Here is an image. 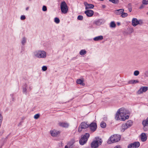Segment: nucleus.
<instances>
[{"instance_id":"4d7b16f0","label":"nucleus","mask_w":148,"mask_h":148,"mask_svg":"<svg viewBox=\"0 0 148 148\" xmlns=\"http://www.w3.org/2000/svg\"><path fill=\"white\" fill-rule=\"evenodd\" d=\"M147 14L148 15V12H147Z\"/></svg>"},{"instance_id":"6ab92c4d","label":"nucleus","mask_w":148,"mask_h":148,"mask_svg":"<svg viewBox=\"0 0 148 148\" xmlns=\"http://www.w3.org/2000/svg\"><path fill=\"white\" fill-rule=\"evenodd\" d=\"M143 126H148V117L145 120H143L142 122Z\"/></svg>"},{"instance_id":"4c0bfd02","label":"nucleus","mask_w":148,"mask_h":148,"mask_svg":"<svg viewBox=\"0 0 148 148\" xmlns=\"http://www.w3.org/2000/svg\"><path fill=\"white\" fill-rule=\"evenodd\" d=\"M3 117L1 113H0V123H1L3 121Z\"/></svg>"},{"instance_id":"dca6fc26","label":"nucleus","mask_w":148,"mask_h":148,"mask_svg":"<svg viewBox=\"0 0 148 148\" xmlns=\"http://www.w3.org/2000/svg\"><path fill=\"white\" fill-rule=\"evenodd\" d=\"M80 126L82 128L85 129L88 127L89 125L88 124L86 123L82 122L81 123Z\"/></svg>"},{"instance_id":"f03ea898","label":"nucleus","mask_w":148,"mask_h":148,"mask_svg":"<svg viewBox=\"0 0 148 148\" xmlns=\"http://www.w3.org/2000/svg\"><path fill=\"white\" fill-rule=\"evenodd\" d=\"M120 138L121 137L117 135H114L112 136L109 138L107 141V143L109 144H110L117 142L120 140Z\"/></svg>"},{"instance_id":"ddd939ff","label":"nucleus","mask_w":148,"mask_h":148,"mask_svg":"<svg viewBox=\"0 0 148 148\" xmlns=\"http://www.w3.org/2000/svg\"><path fill=\"white\" fill-rule=\"evenodd\" d=\"M140 139L141 141L145 142L147 140V136L145 133H143L140 135Z\"/></svg>"},{"instance_id":"5fc2aeb1","label":"nucleus","mask_w":148,"mask_h":148,"mask_svg":"<svg viewBox=\"0 0 148 148\" xmlns=\"http://www.w3.org/2000/svg\"><path fill=\"white\" fill-rule=\"evenodd\" d=\"M12 100L13 101H14V99L13 97H12Z\"/></svg>"},{"instance_id":"a18cd8bd","label":"nucleus","mask_w":148,"mask_h":148,"mask_svg":"<svg viewBox=\"0 0 148 148\" xmlns=\"http://www.w3.org/2000/svg\"><path fill=\"white\" fill-rule=\"evenodd\" d=\"M82 128H78V131L79 132H81V131H82Z\"/></svg>"},{"instance_id":"72a5a7b5","label":"nucleus","mask_w":148,"mask_h":148,"mask_svg":"<svg viewBox=\"0 0 148 148\" xmlns=\"http://www.w3.org/2000/svg\"><path fill=\"white\" fill-rule=\"evenodd\" d=\"M139 74V72L138 71H135L134 72V75L135 76H137Z\"/></svg>"},{"instance_id":"6e6d98bb","label":"nucleus","mask_w":148,"mask_h":148,"mask_svg":"<svg viewBox=\"0 0 148 148\" xmlns=\"http://www.w3.org/2000/svg\"><path fill=\"white\" fill-rule=\"evenodd\" d=\"M64 148H68L67 146H66Z\"/></svg>"},{"instance_id":"4be33fe9","label":"nucleus","mask_w":148,"mask_h":148,"mask_svg":"<svg viewBox=\"0 0 148 148\" xmlns=\"http://www.w3.org/2000/svg\"><path fill=\"white\" fill-rule=\"evenodd\" d=\"M138 82L139 81L137 80H131L128 82L130 84H135Z\"/></svg>"},{"instance_id":"a878e982","label":"nucleus","mask_w":148,"mask_h":148,"mask_svg":"<svg viewBox=\"0 0 148 148\" xmlns=\"http://www.w3.org/2000/svg\"><path fill=\"white\" fill-rule=\"evenodd\" d=\"M100 126L102 128H105L106 127V124L105 123L102 121L100 123Z\"/></svg>"},{"instance_id":"9d476101","label":"nucleus","mask_w":148,"mask_h":148,"mask_svg":"<svg viewBox=\"0 0 148 148\" xmlns=\"http://www.w3.org/2000/svg\"><path fill=\"white\" fill-rule=\"evenodd\" d=\"M84 4L85 6V9L87 10L89 9H92L94 7V5L88 3L86 2H84Z\"/></svg>"},{"instance_id":"864d4df0","label":"nucleus","mask_w":148,"mask_h":148,"mask_svg":"<svg viewBox=\"0 0 148 148\" xmlns=\"http://www.w3.org/2000/svg\"><path fill=\"white\" fill-rule=\"evenodd\" d=\"M102 7L103 8H105L106 7V6L104 5H102Z\"/></svg>"},{"instance_id":"cd10ccee","label":"nucleus","mask_w":148,"mask_h":148,"mask_svg":"<svg viewBox=\"0 0 148 148\" xmlns=\"http://www.w3.org/2000/svg\"><path fill=\"white\" fill-rule=\"evenodd\" d=\"M109 1L114 4H117L119 2V0H109Z\"/></svg>"},{"instance_id":"9b49d317","label":"nucleus","mask_w":148,"mask_h":148,"mask_svg":"<svg viewBox=\"0 0 148 148\" xmlns=\"http://www.w3.org/2000/svg\"><path fill=\"white\" fill-rule=\"evenodd\" d=\"M84 13L88 17H90L92 16L94 14V12L92 10H87L85 11Z\"/></svg>"},{"instance_id":"49530a36","label":"nucleus","mask_w":148,"mask_h":148,"mask_svg":"<svg viewBox=\"0 0 148 148\" xmlns=\"http://www.w3.org/2000/svg\"><path fill=\"white\" fill-rule=\"evenodd\" d=\"M117 24L118 26H119L121 25V23L119 22H117Z\"/></svg>"},{"instance_id":"a211bd4d","label":"nucleus","mask_w":148,"mask_h":148,"mask_svg":"<svg viewBox=\"0 0 148 148\" xmlns=\"http://www.w3.org/2000/svg\"><path fill=\"white\" fill-rule=\"evenodd\" d=\"M103 39V37L102 36H96L93 38V40L95 41H98L102 40Z\"/></svg>"},{"instance_id":"c03bdc74","label":"nucleus","mask_w":148,"mask_h":148,"mask_svg":"<svg viewBox=\"0 0 148 148\" xmlns=\"http://www.w3.org/2000/svg\"><path fill=\"white\" fill-rule=\"evenodd\" d=\"M145 75L147 76H148V72L146 71L145 73Z\"/></svg>"},{"instance_id":"b1692460","label":"nucleus","mask_w":148,"mask_h":148,"mask_svg":"<svg viewBox=\"0 0 148 148\" xmlns=\"http://www.w3.org/2000/svg\"><path fill=\"white\" fill-rule=\"evenodd\" d=\"M79 53L80 55L82 56L86 54V51L84 49H82L80 51Z\"/></svg>"},{"instance_id":"4468645a","label":"nucleus","mask_w":148,"mask_h":148,"mask_svg":"<svg viewBox=\"0 0 148 148\" xmlns=\"http://www.w3.org/2000/svg\"><path fill=\"white\" fill-rule=\"evenodd\" d=\"M58 124L60 126L65 128H67L69 126V124L66 122H60Z\"/></svg>"},{"instance_id":"e433bc0d","label":"nucleus","mask_w":148,"mask_h":148,"mask_svg":"<svg viewBox=\"0 0 148 148\" xmlns=\"http://www.w3.org/2000/svg\"><path fill=\"white\" fill-rule=\"evenodd\" d=\"M40 115L38 114H35L34 116V118L35 119H37L39 117Z\"/></svg>"},{"instance_id":"1a4fd4ad","label":"nucleus","mask_w":148,"mask_h":148,"mask_svg":"<svg viewBox=\"0 0 148 148\" xmlns=\"http://www.w3.org/2000/svg\"><path fill=\"white\" fill-rule=\"evenodd\" d=\"M148 90V87H142L138 91V93L139 94H142L143 92H145Z\"/></svg>"},{"instance_id":"20e7f679","label":"nucleus","mask_w":148,"mask_h":148,"mask_svg":"<svg viewBox=\"0 0 148 148\" xmlns=\"http://www.w3.org/2000/svg\"><path fill=\"white\" fill-rule=\"evenodd\" d=\"M35 56L38 58H44L46 57V53L43 51H36L34 53Z\"/></svg>"},{"instance_id":"c756f323","label":"nucleus","mask_w":148,"mask_h":148,"mask_svg":"<svg viewBox=\"0 0 148 148\" xmlns=\"http://www.w3.org/2000/svg\"><path fill=\"white\" fill-rule=\"evenodd\" d=\"M54 21L56 23L58 24L60 23V20L58 18L56 17L54 19Z\"/></svg>"},{"instance_id":"3c124183","label":"nucleus","mask_w":148,"mask_h":148,"mask_svg":"<svg viewBox=\"0 0 148 148\" xmlns=\"http://www.w3.org/2000/svg\"><path fill=\"white\" fill-rule=\"evenodd\" d=\"M21 125V122H20L19 124L18 125V126H20V125Z\"/></svg>"},{"instance_id":"2f4dec72","label":"nucleus","mask_w":148,"mask_h":148,"mask_svg":"<svg viewBox=\"0 0 148 148\" xmlns=\"http://www.w3.org/2000/svg\"><path fill=\"white\" fill-rule=\"evenodd\" d=\"M142 3L143 4L147 5L148 4V0H143Z\"/></svg>"},{"instance_id":"a19ab883","label":"nucleus","mask_w":148,"mask_h":148,"mask_svg":"<svg viewBox=\"0 0 148 148\" xmlns=\"http://www.w3.org/2000/svg\"><path fill=\"white\" fill-rule=\"evenodd\" d=\"M132 143L129 144L127 147V148H134Z\"/></svg>"},{"instance_id":"7ed1b4c3","label":"nucleus","mask_w":148,"mask_h":148,"mask_svg":"<svg viewBox=\"0 0 148 148\" xmlns=\"http://www.w3.org/2000/svg\"><path fill=\"white\" fill-rule=\"evenodd\" d=\"M90 136V134L88 133H86L84 135H82L81 138L79 140L80 145H83L86 143Z\"/></svg>"},{"instance_id":"79ce46f5","label":"nucleus","mask_w":148,"mask_h":148,"mask_svg":"<svg viewBox=\"0 0 148 148\" xmlns=\"http://www.w3.org/2000/svg\"><path fill=\"white\" fill-rule=\"evenodd\" d=\"M26 18L25 16L24 15H22L21 16V20H24Z\"/></svg>"},{"instance_id":"0eeeda50","label":"nucleus","mask_w":148,"mask_h":148,"mask_svg":"<svg viewBox=\"0 0 148 148\" xmlns=\"http://www.w3.org/2000/svg\"><path fill=\"white\" fill-rule=\"evenodd\" d=\"M102 142V140L100 139L99 140L93 141L91 144L92 148H97L99 145L101 144Z\"/></svg>"},{"instance_id":"37998d69","label":"nucleus","mask_w":148,"mask_h":148,"mask_svg":"<svg viewBox=\"0 0 148 148\" xmlns=\"http://www.w3.org/2000/svg\"><path fill=\"white\" fill-rule=\"evenodd\" d=\"M145 4H142L141 6L139 7V8L140 9H142L143 8L145 7Z\"/></svg>"},{"instance_id":"f704fd0d","label":"nucleus","mask_w":148,"mask_h":148,"mask_svg":"<svg viewBox=\"0 0 148 148\" xmlns=\"http://www.w3.org/2000/svg\"><path fill=\"white\" fill-rule=\"evenodd\" d=\"M143 126V129L144 131L145 132L147 131L148 130V127H147V126Z\"/></svg>"},{"instance_id":"39448f33","label":"nucleus","mask_w":148,"mask_h":148,"mask_svg":"<svg viewBox=\"0 0 148 148\" xmlns=\"http://www.w3.org/2000/svg\"><path fill=\"white\" fill-rule=\"evenodd\" d=\"M133 124V122L131 121H129L125 123L122 125L121 128V131L124 132L125 130L131 126Z\"/></svg>"},{"instance_id":"de8ad7c7","label":"nucleus","mask_w":148,"mask_h":148,"mask_svg":"<svg viewBox=\"0 0 148 148\" xmlns=\"http://www.w3.org/2000/svg\"><path fill=\"white\" fill-rule=\"evenodd\" d=\"M114 148H120V147L119 146L117 145L114 147Z\"/></svg>"},{"instance_id":"473e14b6","label":"nucleus","mask_w":148,"mask_h":148,"mask_svg":"<svg viewBox=\"0 0 148 148\" xmlns=\"http://www.w3.org/2000/svg\"><path fill=\"white\" fill-rule=\"evenodd\" d=\"M143 22L142 20L140 19L139 20H138V25H141L143 24Z\"/></svg>"},{"instance_id":"6e6552de","label":"nucleus","mask_w":148,"mask_h":148,"mask_svg":"<svg viewBox=\"0 0 148 148\" xmlns=\"http://www.w3.org/2000/svg\"><path fill=\"white\" fill-rule=\"evenodd\" d=\"M92 132H95L97 129V125L96 123L92 122L89 125L88 127Z\"/></svg>"},{"instance_id":"58836bf2","label":"nucleus","mask_w":148,"mask_h":148,"mask_svg":"<svg viewBox=\"0 0 148 148\" xmlns=\"http://www.w3.org/2000/svg\"><path fill=\"white\" fill-rule=\"evenodd\" d=\"M42 70L44 71H45L47 69V67L46 66H43L42 68Z\"/></svg>"},{"instance_id":"ea45409f","label":"nucleus","mask_w":148,"mask_h":148,"mask_svg":"<svg viewBox=\"0 0 148 148\" xmlns=\"http://www.w3.org/2000/svg\"><path fill=\"white\" fill-rule=\"evenodd\" d=\"M42 10L44 11H46L47 10V8L46 6L44 5L43 6Z\"/></svg>"},{"instance_id":"bb28decb","label":"nucleus","mask_w":148,"mask_h":148,"mask_svg":"<svg viewBox=\"0 0 148 148\" xmlns=\"http://www.w3.org/2000/svg\"><path fill=\"white\" fill-rule=\"evenodd\" d=\"M102 23V21L101 20H99L95 22V24L97 25H99Z\"/></svg>"},{"instance_id":"f8f14e48","label":"nucleus","mask_w":148,"mask_h":148,"mask_svg":"<svg viewBox=\"0 0 148 148\" xmlns=\"http://www.w3.org/2000/svg\"><path fill=\"white\" fill-rule=\"evenodd\" d=\"M50 133L52 136L53 137H56L60 133V132L53 130L50 131Z\"/></svg>"},{"instance_id":"c85d7f7f","label":"nucleus","mask_w":148,"mask_h":148,"mask_svg":"<svg viewBox=\"0 0 148 148\" xmlns=\"http://www.w3.org/2000/svg\"><path fill=\"white\" fill-rule=\"evenodd\" d=\"M128 15V14L126 13H124V12L121 14V16L122 18H125Z\"/></svg>"},{"instance_id":"f3484780","label":"nucleus","mask_w":148,"mask_h":148,"mask_svg":"<svg viewBox=\"0 0 148 148\" xmlns=\"http://www.w3.org/2000/svg\"><path fill=\"white\" fill-rule=\"evenodd\" d=\"M124 10L123 9H121L119 10H117L115 11V13L117 15H120L122 14V13L124 12Z\"/></svg>"},{"instance_id":"f257e3e1","label":"nucleus","mask_w":148,"mask_h":148,"mask_svg":"<svg viewBox=\"0 0 148 148\" xmlns=\"http://www.w3.org/2000/svg\"><path fill=\"white\" fill-rule=\"evenodd\" d=\"M130 114V112L124 108L119 109L117 111L115 116V119L116 120H120L124 121L129 118L128 115Z\"/></svg>"},{"instance_id":"09e8293b","label":"nucleus","mask_w":148,"mask_h":148,"mask_svg":"<svg viewBox=\"0 0 148 148\" xmlns=\"http://www.w3.org/2000/svg\"><path fill=\"white\" fill-rule=\"evenodd\" d=\"M129 11L130 12H131L132 11V8H129Z\"/></svg>"},{"instance_id":"2eb2a0df","label":"nucleus","mask_w":148,"mask_h":148,"mask_svg":"<svg viewBox=\"0 0 148 148\" xmlns=\"http://www.w3.org/2000/svg\"><path fill=\"white\" fill-rule=\"evenodd\" d=\"M132 24L134 27H135L138 25V20L136 18H133L132 21Z\"/></svg>"},{"instance_id":"c9c22d12","label":"nucleus","mask_w":148,"mask_h":148,"mask_svg":"<svg viewBox=\"0 0 148 148\" xmlns=\"http://www.w3.org/2000/svg\"><path fill=\"white\" fill-rule=\"evenodd\" d=\"M77 19L79 20H82L83 19V16L81 15H79L77 17Z\"/></svg>"},{"instance_id":"603ef678","label":"nucleus","mask_w":148,"mask_h":148,"mask_svg":"<svg viewBox=\"0 0 148 148\" xmlns=\"http://www.w3.org/2000/svg\"><path fill=\"white\" fill-rule=\"evenodd\" d=\"M29 7H27L26 8V10H27L29 9Z\"/></svg>"},{"instance_id":"7c9ffc66","label":"nucleus","mask_w":148,"mask_h":148,"mask_svg":"<svg viewBox=\"0 0 148 148\" xmlns=\"http://www.w3.org/2000/svg\"><path fill=\"white\" fill-rule=\"evenodd\" d=\"M26 42V38L25 37H23L22 38V40L21 41V43L22 45H24Z\"/></svg>"},{"instance_id":"423d86ee","label":"nucleus","mask_w":148,"mask_h":148,"mask_svg":"<svg viewBox=\"0 0 148 148\" xmlns=\"http://www.w3.org/2000/svg\"><path fill=\"white\" fill-rule=\"evenodd\" d=\"M60 8L62 12L64 13H67L68 10V8L64 1H62L60 4Z\"/></svg>"},{"instance_id":"393cba45","label":"nucleus","mask_w":148,"mask_h":148,"mask_svg":"<svg viewBox=\"0 0 148 148\" xmlns=\"http://www.w3.org/2000/svg\"><path fill=\"white\" fill-rule=\"evenodd\" d=\"M116 26V25L114 21H112L110 23V27L112 28H115Z\"/></svg>"},{"instance_id":"5701e85b","label":"nucleus","mask_w":148,"mask_h":148,"mask_svg":"<svg viewBox=\"0 0 148 148\" xmlns=\"http://www.w3.org/2000/svg\"><path fill=\"white\" fill-rule=\"evenodd\" d=\"M27 84H25L24 85L23 88V93L26 94L27 93Z\"/></svg>"},{"instance_id":"8fccbe9b","label":"nucleus","mask_w":148,"mask_h":148,"mask_svg":"<svg viewBox=\"0 0 148 148\" xmlns=\"http://www.w3.org/2000/svg\"><path fill=\"white\" fill-rule=\"evenodd\" d=\"M32 89V86H29V90H31Z\"/></svg>"},{"instance_id":"412c9836","label":"nucleus","mask_w":148,"mask_h":148,"mask_svg":"<svg viewBox=\"0 0 148 148\" xmlns=\"http://www.w3.org/2000/svg\"><path fill=\"white\" fill-rule=\"evenodd\" d=\"M76 82L77 84L82 86L85 85V84L83 83V80L81 79H78L77 80Z\"/></svg>"},{"instance_id":"aec40b11","label":"nucleus","mask_w":148,"mask_h":148,"mask_svg":"<svg viewBox=\"0 0 148 148\" xmlns=\"http://www.w3.org/2000/svg\"><path fill=\"white\" fill-rule=\"evenodd\" d=\"M132 144L134 148L138 147L140 145V143L138 142H135Z\"/></svg>"}]
</instances>
